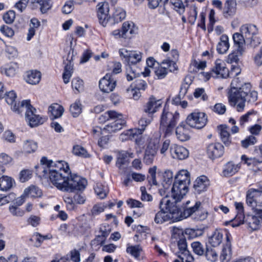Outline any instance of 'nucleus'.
Here are the masks:
<instances>
[{
  "instance_id": "nucleus-59",
  "label": "nucleus",
  "mask_w": 262,
  "mask_h": 262,
  "mask_svg": "<svg viewBox=\"0 0 262 262\" xmlns=\"http://www.w3.org/2000/svg\"><path fill=\"white\" fill-rule=\"evenodd\" d=\"M191 67H193L195 68L191 72H197L198 71L203 70L206 68V62L205 61H198L194 59L191 62L190 69H191ZM189 70H190V69Z\"/></svg>"
},
{
  "instance_id": "nucleus-28",
  "label": "nucleus",
  "mask_w": 262,
  "mask_h": 262,
  "mask_svg": "<svg viewBox=\"0 0 262 262\" xmlns=\"http://www.w3.org/2000/svg\"><path fill=\"white\" fill-rule=\"evenodd\" d=\"M236 9V0H226L223 9V15L226 18L231 16L235 14Z\"/></svg>"
},
{
  "instance_id": "nucleus-31",
  "label": "nucleus",
  "mask_w": 262,
  "mask_h": 262,
  "mask_svg": "<svg viewBox=\"0 0 262 262\" xmlns=\"http://www.w3.org/2000/svg\"><path fill=\"white\" fill-rule=\"evenodd\" d=\"M126 251L127 253L132 255L136 259L140 260V256L143 252V250L140 245H128L126 247Z\"/></svg>"
},
{
  "instance_id": "nucleus-15",
  "label": "nucleus",
  "mask_w": 262,
  "mask_h": 262,
  "mask_svg": "<svg viewBox=\"0 0 262 262\" xmlns=\"http://www.w3.org/2000/svg\"><path fill=\"white\" fill-rule=\"evenodd\" d=\"M178 247L179 250V252L177 253L178 257L183 262H190L193 259V258L187 249L185 238L179 239L178 241Z\"/></svg>"
},
{
  "instance_id": "nucleus-41",
  "label": "nucleus",
  "mask_w": 262,
  "mask_h": 262,
  "mask_svg": "<svg viewBox=\"0 0 262 262\" xmlns=\"http://www.w3.org/2000/svg\"><path fill=\"white\" fill-rule=\"evenodd\" d=\"M239 168L238 165L228 162L224 166L223 173L225 177L232 176L238 171Z\"/></svg>"
},
{
  "instance_id": "nucleus-58",
  "label": "nucleus",
  "mask_w": 262,
  "mask_h": 262,
  "mask_svg": "<svg viewBox=\"0 0 262 262\" xmlns=\"http://www.w3.org/2000/svg\"><path fill=\"white\" fill-rule=\"evenodd\" d=\"M12 160V158L5 154H0V172H4L5 168L4 165L9 164Z\"/></svg>"
},
{
  "instance_id": "nucleus-48",
  "label": "nucleus",
  "mask_w": 262,
  "mask_h": 262,
  "mask_svg": "<svg viewBox=\"0 0 262 262\" xmlns=\"http://www.w3.org/2000/svg\"><path fill=\"white\" fill-rule=\"evenodd\" d=\"M188 20L191 25H194L198 16L197 7L195 5H193L189 7L187 12Z\"/></svg>"
},
{
  "instance_id": "nucleus-7",
  "label": "nucleus",
  "mask_w": 262,
  "mask_h": 262,
  "mask_svg": "<svg viewBox=\"0 0 262 262\" xmlns=\"http://www.w3.org/2000/svg\"><path fill=\"white\" fill-rule=\"evenodd\" d=\"M246 203L252 209L262 207V183L248 189L246 193Z\"/></svg>"
},
{
  "instance_id": "nucleus-21",
  "label": "nucleus",
  "mask_w": 262,
  "mask_h": 262,
  "mask_svg": "<svg viewBox=\"0 0 262 262\" xmlns=\"http://www.w3.org/2000/svg\"><path fill=\"white\" fill-rule=\"evenodd\" d=\"M170 152L173 158L179 160L185 159L189 156V151L185 147L177 144L170 146Z\"/></svg>"
},
{
  "instance_id": "nucleus-47",
  "label": "nucleus",
  "mask_w": 262,
  "mask_h": 262,
  "mask_svg": "<svg viewBox=\"0 0 262 262\" xmlns=\"http://www.w3.org/2000/svg\"><path fill=\"white\" fill-rule=\"evenodd\" d=\"M169 4L180 15L184 14L185 7L182 0H170Z\"/></svg>"
},
{
  "instance_id": "nucleus-24",
  "label": "nucleus",
  "mask_w": 262,
  "mask_h": 262,
  "mask_svg": "<svg viewBox=\"0 0 262 262\" xmlns=\"http://www.w3.org/2000/svg\"><path fill=\"white\" fill-rule=\"evenodd\" d=\"M233 39L237 53L242 55L246 51V43L248 42L245 37L240 33H235L233 35Z\"/></svg>"
},
{
  "instance_id": "nucleus-57",
  "label": "nucleus",
  "mask_w": 262,
  "mask_h": 262,
  "mask_svg": "<svg viewBox=\"0 0 262 262\" xmlns=\"http://www.w3.org/2000/svg\"><path fill=\"white\" fill-rule=\"evenodd\" d=\"M147 86L145 81L141 79H137L132 83L131 88L137 90L138 91H144Z\"/></svg>"
},
{
  "instance_id": "nucleus-45",
  "label": "nucleus",
  "mask_w": 262,
  "mask_h": 262,
  "mask_svg": "<svg viewBox=\"0 0 262 262\" xmlns=\"http://www.w3.org/2000/svg\"><path fill=\"white\" fill-rule=\"evenodd\" d=\"M24 195L26 196L32 198L40 197L42 195V192L38 187L35 186H31L25 189Z\"/></svg>"
},
{
  "instance_id": "nucleus-17",
  "label": "nucleus",
  "mask_w": 262,
  "mask_h": 262,
  "mask_svg": "<svg viewBox=\"0 0 262 262\" xmlns=\"http://www.w3.org/2000/svg\"><path fill=\"white\" fill-rule=\"evenodd\" d=\"M116 83V81L112 78L111 75L107 74L100 80L99 87L102 92L109 93L115 88Z\"/></svg>"
},
{
  "instance_id": "nucleus-19",
  "label": "nucleus",
  "mask_w": 262,
  "mask_h": 262,
  "mask_svg": "<svg viewBox=\"0 0 262 262\" xmlns=\"http://www.w3.org/2000/svg\"><path fill=\"white\" fill-rule=\"evenodd\" d=\"M224 152V147L220 143H211L207 148V155L212 159L221 157Z\"/></svg>"
},
{
  "instance_id": "nucleus-27",
  "label": "nucleus",
  "mask_w": 262,
  "mask_h": 262,
  "mask_svg": "<svg viewBox=\"0 0 262 262\" xmlns=\"http://www.w3.org/2000/svg\"><path fill=\"white\" fill-rule=\"evenodd\" d=\"M238 61L239 58L236 53H232L228 56L227 62L232 64L230 71L231 75L237 76L241 73V70L239 67L236 65Z\"/></svg>"
},
{
  "instance_id": "nucleus-49",
  "label": "nucleus",
  "mask_w": 262,
  "mask_h": 262,
  "mask_svg": "<svg viewBox=\"0 0 262 262\" xmlns=\"http://www.w3.org/2000/svg\"><path fill=\"white\" fill-rule=\"evenodd\" d=\"M191 246L192 248L193 252L199 255H204L206 251L203 245L200 242H193L191 243Z\"/></svg>"
},
{
  "instance_id": "nucleus-30",
  "label": "nucleus",
  "mask_w": 262,
  "mask_h": 262,
  "mask_svg": "<svg viewBox=\"0 0 262 262\" xmlns=\"http://www.w3.org/2000/svg\"><path fill=\"white\" fill-rule=\"evenodd\" d=\"M141 132L137 128L130 129L124 131L120 135L119 139L122 141H125L127 140H134L139 134H141Z\"/></svg>"
},
{
  "instance_id": "nucleus-46",
  "label": "nucleus",
  "mask_w": 262,
  "mask_h": 262,
  "mask_svg": "<svg viewBox=\"0 0 262 262\" xmlns=\"http://www.w3.org/2000/svg\"><path fill=\"white\" fill-rule=\"evenodd\" d=\"M236 209L237 210V214L235 217V220L238 222V225L244 223L245 216L243 214L244 206L243 204L241 202H235L234 203Z\"/></svg>"
},
{
  "instance_id": "nucleus-14",
  "label": "nucleus",
  "mask_w": 262,
  "mask_h": 262,
  "mask_svg": "<svg viewBox=\"0 0 262 262\" xmlns=\"http://www.w3.org/2000/svg\"><path fill=\"white\" fill-rule=\"evenodd\" d=\"M230 74L224 61L217 59L215 66L212 69V77L214 78H227Z\"/></svg>"
},
{
  "instance_id": "nucleus-55",
  "label": "nucleus",
  "mask_w": 262,
  "mask_h": 262,
  "mask_svg": "<svg viewBox=\"0 0 262 262\" xmlns=\"http://www.w3.org/2000/svg\"><path fill=\"white\" fill-rule=\"evenodd\" d=\"M173 181V173L170 170H166L163 173V186L167 189L168 186L170 185Z\"/></svg>"
},
{
  "instance_id": "nucleus-9",
  "label": "nucleus",
  "mask_w": 262,
  "mask_h": 262,
  "mask_svg": "<svg viewBox=\"0 0 262 262\" xmlns=\"http://www.w3.org/2000/svg\"><path fill=\"white\" fill-rule=\"evenodd\" d=\"M188 189V185L186 184L174 181L171 190V199L170 200H171V204L178 206L177 204L186 195Z\"/></svg>"
},
{
  "instance_id": "nucleus-3",
  "label": "nucleus",
  "mask_w": 262,
  "mask_h": 262,
  "mask_svg": "<svg viewBox=\"0 0 262 262\" xmlns=\"http://www.w3.org/2000/svg\"><path fill=\"white\" fill-rule=\"evenodd\" d=\"M258 99V93L255 90H251V85L249 83H245L241 90L233 89L229 97L231 105L235 107L238 112L244 111L246 101L253 103Z\"/></svg>"
},
{
  "instance_id": "nucleus-43",
  "label": "nucleus",
  "mask_w": 262,
  "mask_h": 262,
  "mask_svg": "<svg viewBox=\"0 0 262 262\" xmlns=\"http://www.w3.org/2000/svg\"><path fill=\"white\" fill-rule=\"evenodd\" d=\"M174 181L188 185L190 182L189 172L184 169L180 170L176 176Z\"/></svg>"
},
{
  "instance_id": "nucleus-22",
  "label": "nucleus",
  "mask_w": 262,
  "mask_h": 262,
  "mask_svg": "<svg viewBox=\"0 0 262 262\" xmlns=\"http://www.w3.org/2000/svg\"><path fill=\"white\" fill-rule=\"evenodd\" d=\"M97 15L99 22L103 26H105L109 19L108 4L106 3H99L97 5Z\"/></svg>"
},
{
  "instance_id": "nucleus-63",
  "label": "nucleus",
  "mask_w": 262,
  "mask_h": 262,
  "mask_svg": "<svg viewBox=\"0 0 262 262\" xmlns=\"http://www.w3.org/2000/svg\"><path fill=\"white\" fill-rule=\"evenodd\" d=\"M3 18L6 24H11L15 19V12L13 10H9L3 15Z\"/></svg>"
},
{
  "instance_id": "nucleus-36",
  "label": "nucleus",
  "mask_w": 262,
  "mask_h": 262,
  "mask_svg": "<svg viewBox=\"0 0 262 262\" xmlns=\"http://www.w3.org/2000/svg\"><path fill=\"white\" fill-rule=\"evenodd\" d=\"M14 184V180L10 177L3 176L0 178V189L2 191L10 190Z\"/></svg>"
},
{
  "instance_id": "nucleus-52",
  "label": "nucleus",
  "mask_w": 262,
  "mask_h": 262,
  "mask_svg": "<svg viewBox=\"0 0 262 262\" xmlns=\"http://www.w3.org/2000/svg\"><path fill=\"white\" fill-rule=\"evenodd\" d=\"M73 153L75 155L85 158H89L90 156V154L84 147L78 145H76L73 146Z\"/></svg>"
},
{
  "instance_id": "nucleus-29",
  "label": "nucleus",
  "mask_w": 262,
  "mask_h": 262,
  "mask_svg": "<svg viewBox=\"0 0 262 262\" xmlns=\"http://www.w3.org/2000/svg\"><path fill=\"white\" fill-rule=\"evenodd\" d=\"M135 32L134 24L131 21L124 22L121 28L122 38H130Z\"/></svg>"
},
{
  "instance_id": "nucleus-8",
  "label": "nucleus",
  "mask_w": 262,
  "mask_h": 262,
  "mask_svg": "<svg viewBox=\"0 0 262 262\" xmlns=\"http://www.w3.org/2000/svg\"><path fill=\"white\" fill-rule=\"evenodd\" d=\"M157 63L158 66L156 67L155 73L158 79L164 78L167 75L168 71L174 72L178 70L177 63L170 60L169 59L163 60L160 64L158 62Z\"/></svg>"
},
{
  "instance_id": "nucleus-64",
  "label": "nucleus",
  "mask_w": 262,
  "mask_h": 262,
  "mask_svg": "<svg viewBox=\"0 0 262 262\" xmlns=\"http://www.w3.org/2000/svg\"><path fill=\"white\" fill-rule=\"evenodd\" d=\"M256 138L254 136L251 135L246 138L245 139L242 140L241 141V143L242 146L244 148H247L249 146L254 145L255 143H256Z\"/></svg>"
},
{
  "instance_id": "nucleus-60",
  "label": "nucleus",
  "mask_w": 262,
  "mask_h": 262,
  "mask_svg": "<svg viewBox=\"0 0 262 262\" xmlns=\"http://www.w3.org/2000/svg\"><path fill=\"white\" fill-rule=\"evenodd\" d=\"M70 112L74 117H77L81 112V105L79 101H76L72 104L70 109Z\"/></svg>"
},
{
  "instance_id": "nucleus-54",
  "label": "nucleus",
  "mask_w": 262,
  "mask_h": 262,
  "mask_svg": "<svg viewBox=\"0 0 262 262\" xmlns=\"http://www.w3.org/2000/svg\"><path fill=\"white\" fill-rule=\"evenodd\" d=\"M113 16L115 22L118 23L125 18L126 12L122 8H117L115 9Z\"/></svg>"
},
{
  "instance_id": "nucleus-1",
  "label": "nucleus",
  "mask_w": 262,
  "mask_h": 262,
  "mask_svg": "<svg viewBox=\"0 0 262 262\" xmlns=\"http://www.w3.org/2000/svg\"><path fill=\"white\" fill-rule=\"evenodd\" d=\"M35 172L40 179H49L55 187L62 191H81L87 185L85 179L71 173L68 163L63 161L54 162L43 157L40 164L35 166Z\"/></svg>"
},
{
  "instance_id": "nucleus-23",
  "label": "nucleus",
  "mask_w": 262,
  "mask_h": 262,
  "mask_svg": "<svg viewBox=\"0 0 262 262\" xmlns=\"http://www.w3.org/2000/svg\"><path fill=\"white\" fill-rule=\"evenodd\" d=\"M157 152V147L156 145L149 143L144 151L143 162L146 165L151 164L156 156Z\"/></svg>"
},
{
  "instance_id": "nucleus-10",
  "label": "nucleus",
  "mask_w": 262,
  "mask_h": 262,
  "mask_svg": "<svg viewBox=\"0 0 262 262\" xmlns=\"http://www.w3.org/2000/svg\"><path fill=\"white\" fill-rule=\"evenodd\" d=\"M253 210L255 214L245 216L244 223H245L252 230H256L260 228L262 223V207Z\"/></svg>"
},
{
  "instance_id": "nucleus-38",
  "label": "nucleus",
  "mask_w": 262,
  "mask_h": 262,
  "mask_svg": "<svg viewBox=\"0 0 262 262\" xmlns=\"http://www.w3.org/2000/svg\"><path fill=\"white\" fill-rule=\"evenodd\" d=\"M18 68L16 63H10L9 64L2 67L1 72L2 74H5L8 77H13L15 75Z\"/></svg>"
},
{
  "instance_id": "nucleus-4",
  "label": "nucleus",
  "mask_w": 262,
  "mask_h": 262,
  "mask_svg": "<svg viewBox=\"0 0 262 262\" xmlns=\"http://www.w3.org/2000/svg\"><path fill=\"white\" fill-rule=\"evenodd\" d=\"M119 54L123 63L127 66L126 76L127 80H133L140 74V70L134 69L133 66L141 61L142 53L139 51L122 48L119 50Z\"/></svg>"
},
{
  "instance_id": "nucleus-2",
  "label": "nucleus",
  "mask_w": 262,
  "mask_h": 262,
  "mask_svg": "<svg viewBox=\"0 0 262 262\" xmlns=\"http://www.w3.org/2000/svg\"><path fill=\"white\" fill-rule=\"evenodd\" d=\"M159 207L161 210L156 213L154 220L157 224H162L170 219L173 221H179L187 218L197 208L196 206L192 208H184L182 211L178 206L171 204V200L167 195L161 200Z\"/></svg>"
},
{
  "instance_id": "nucleus-62",
  "label": "nucleus",
  "mask_w": 262,
  "mask_h": 262,
  "mask_svg": "<svg viewBox=\"0 0 262 262\" xmlns=\"http://www.w3.org/2000/svg\"><path fill=\"white\" fill-rule=\"evenodd\" d=\"M63 200L66 204V207L68 210L72 211L76 208L74 199L68 195H64L63 197Z\"/></svg>"
},
{
  "instance_id": "nucleus-11",
  "label": "nucleus",
  "mask_w": 262,
  "mask_h": 262,
  "mask_svg": "<svg viewBox=\"0 0 262 262\" xmlns=\"http://www.w3.org/2000/svg\"><path fill=\"white\" fill-rule=\"evenodd\" d=\"M207 121V116L204 113H192L186 119V122L190 127L197 129L204 127Z\"/></svg>"
},
{
  "instance_id": "nucleus-56",
  "label": "nucleus",
  "mask_w": 262,
  "mask_h": 262,
  "mask_svg": "<svg viewBox=\"0 0 262 262\" xmlns=\"http://www.w3.org/2000/svg\"><path fill=\"white\" fill-rule=\"evenodd\" d=\"M152 116L148 115V117H142L139 121V125L141 128H137L139 130L141 131V134H142L144 131L145 127L150 123L152 121Z\"/></svg>"
},
{
  "instance_id": "nucleus-40",
  "label": "nucleus",
  "mask_w": 262,
  "mask_h": 262,
  "mask_svg": "<svg viewBox=\"0 0 262 262\" xmlns=\"http://www.w3.org/2000/svg\"><path fill=\"white\" fill-rule=\"evenodd\" d=\"M49 112L51 114V118L54 119L59 118L62 115L64 108L61 105L55 103L49 107Z\"/></svg>"
},
{
  "instance_id": "nucleus-6",
  "label": "nucleus",
  "mask_w": 262,
  "mask_h": 262,
  "mask_svg": "<svg viewBox=\"0 0 262 262\" xmlns=\"http://www.w3.org/2000/svg\"><path fill=\"white\" fill-rule=\"evenodd\" d=\"M179 120V114L172 113L168 108L165 107L160 116V129L165 132L166 136L173 132L177 122Z\"/></svg>"
},
{
  "instance_id": "nucleus-18",
  "label": "nucleus",
  "mask_w": 262,
  "mask_h": 262,
  "mask_svg": "<svg viewBox=\"0 0 262 262\" xmlns=\"http://www.w3.org/2000/svg\"><path fill=\"white\" fill-rule=\"evenodd\" d=\"M162 106L160 100H157L155 97L151 96L143 106V111L149 116L156 113Z\"/></svg>"
},
{
  "instance_id": "nucleus-42",
  "label": "nucleus",
  "mask_w": 262,
  "mask_h": 262,
  "mask_svg": "<svg viewBox=\"0 0 262 262\" xmlns=\"http://www.w3.org/2000/svg\"><path fill=\"white\" fill-rule=\"evenodd\" d=\"M118 116H121V113L115 111H108L99 116V120L100 123H104L107 121L112 120V119H116Z\"/></svg>"
},
{
  "instance_id": "nucleus-26",
  "label": "nucleus",
  "mask_w": 262,
  "mask_h": 262,
  "mask_svg": "<svg viewBox=\"0 0 262 262\" xmlns=\"http://www.w3.org/2000/svg\"><path fill=\"white\" fill-rule=\"evenodd\" d=\"M240 32L245 37L247 41L257 34L258 30L256 26L251 24H245L240 28Z\"/></svg>"
},
{
  "instance_id": "nucleus-37",
  "label": "nucleus",
  "mask_w": 262,
  "mask_h": 262,
  "mask_svg": "<svg viewBox=\"0 0 262 262\" xmlns=\"http://www.w3.org/2000/svg\"><path fill=\"white\" fill-rule=\"evenodd\" d=\"M41 78L40 73L37 71H30L27 72L26 81L31 84H37Z\"/></svg>"
},
{
  "instance_id": "nucleus-61",
  "label": "nucleus",
  "mask_w": 262,
  "mask_h": 262,
  "mask_svg": "<svg viewBox=\"0 0 262 262\" xmlns=\"http://www.w3.org/2000/svg\"><path fill=\"white\" fill-rule=\"evenodd\" d=\"M96 194L101 199L105 198L106 196L107 191L101 184H97L94 188Z\"/></svg>"
},
{
  "instance_id": "nucleus-53",
  "label": "nucleus",
  "mask_w": 262,
  "mask_h": 262,
  "mask_svg": "<svg viewBox=\"0 0 262 262\" xmlns=\"http://www.w3.org/2000/svg\"><path fill=\"white\" fill-rule=\"evenodd\" d=\"M4 96H5V99L7 103L11 105V108L15 105L16 104V107H18V105L20 106L21 103H18L15 102V100L16 98V94L13 91H10L8 93H5Z\"/></svg>"
},
{
  "instance_id": "nucleus-25",
  "label": "nucleus",
  "mask_w": 262,
  "mask_h": 262,
  "mask_svg": "<svg viewBox=\"0 0 262 262\" xmlns=\"http://www.w3.org/2000/svg\"><path fill=\"white\" fill-rule=\"evenodd\" d=\"M209 185L208 178L205 176L198 178L194 182L193 188L195 193L200 194L206 190Z\"/></svg>"
},
{
  "instance_id": "nucleus-39",
  "label": "nucleus",
  "mask_w": 262,
  "mask_h": 262,
  "mask_svg": "<svg viewBox=\"0 0 262 262\" xmlns=\"http://www.w3.org/2000/svg\"><path fill=\"white\" fill-rule=\"evenodd\" d=\"M221 139L226 146L231 143V138L229 133V129L226 125H222L219 127Z\"/></svg>"
},
{
  "instance_id": "nucleus-13",
  "label": "nucleus",
  "mask_w": 262,
  "mask_h": 262,
  "mask_svg": "<svg viewBox=\"0 0 262 262\" xmlns=\"http://www.w3.org/2000/svg\"><path fill=\"white\" fill-rule=\"evenodd\" d=\"M73 51H70L68 54L66 59L63 60L64 64V72L62 74V78L64 83L67 84L70 81L73 72Z\"/></svg>"
},
{
  "instance_id": "nucleus-34",
  "label": "nucleus",
  "mask_w": 262,
  "mask_h": 262,
  "mask_svg": "<svg viewBox=\"0 0 262 262\" xmlns=\"http://www.w3.org/2000/svg\"><path fill=\"white\" fill-rule=\"evenodd\" d=\"M257 114V112L254 110H251L245 114L241 116L239 119V124L241 127H244L248 123L254 119Z\"/></svg>"
},
{
  "instance_id": "nucleus-33",
  "label": "nucleus",
  "mask_w": 262,
  "mask_h": 262,
  "mask_svg": "<svg viewBox=\"0 0 262 262\" xmlns=\"http://www.w3.org/2000/svg\"><path fill=\"white\" fill-rule=\"evenodd\" d=\"M231 241L226 243L223 246L220 255L221 262H228L231 258Z\"/></svg>"
},
{
  "instance_id": "nucleus-50",
  "label": "nucleus",
  "mask_w": 262,
  "mask_h": 262,
  "mask_svg": "<svg viewBox=\"0 0 262 262\" xmlns=\"http://www.w3.org/2000/svg\"><path fill=\"white\" fill-rule=\"evenodd\" d=\"M37 148V144L32 140H26L23 145V149L25 152H34Z\"/></svg>"
},
{
  "instance_id": "nucleus-51",
  "label": "nucleus",
  "mask_w": 262,
  "mask_h": 262,
  "mask_svg": "<svg viewBox=\"0 0 262 262\" xmlns=\"http://www.w3.org/2000/svg\"><path fill=\"white\" fill-rule=\"evenodd\" d=\"M204 255L206 259L211 262H216L218 260L217 252L213 249L206 247V251Z\"/></svg>"
},
{
  "instance_id": "nucleus-20",
  "label": "nucleus",
  "mask_w": 262,
  "mask_h": 262,
  "mask_svg": "<svg viewBox=\"0 0 262 262\" xmlns=\"http://www.w3.org/2000/svg\"><path fill=\"white\" fill-rule=\"evenodd\" d=\"M190 127L187 122H182L176 128V134L177 138L181 141L188 140L189 138Z\"/></svg>"
},
{
  "instance_id": "nucleus-35",
  "label": "nucleus",
  "mask_w": 262,
  "mask_h": 262,
  "mask_svg": "<svg viewBox=\"0 0 262 262\" xmlns=\"http://www.w3.org/2000/svg\"><path fill=\"white\" fill-rule=\"evenodd\" d=\"M229 48V38L226 35H222L220 37V41L217 43L216 50L219 53L224 54L226 53Z\"/></svg>"
},
{
  "instance_id": "nucleus-12",
  "label": "nucleus",
  "mask_w": 262,
  "mask_h": 262,
  "mask_svg": "<svg viewBox=\"0 0 262 262\" xmlns=\"http://www.w3.org/2000/svg\"><path fill=\"white\" fill-rule=\"evenodd\" d=\"M224 235L226 243L231 240V235L227 230H216L209 237V243L212 247H217L222 243Z\"/></svg>"
},
{
  "instance_id": "nucleus-32",
  "label": "nucleus",
  "mask_w": 262,
  "mask_h": 262,
  "mask_svg": "<svg viewBox=\"0 0 262 262\" xmlns=\"http://www.w3.org/2000/svg\"><path fill=\"white\" fill-rule=\"evenodd\" d=\"M201 206V203L200 202H197L195 203V205L191 207H189L188 208H192L194 207H197V208L196 210H195L192 213L191 215H190L189 216H192V218L198 220V221H203L206 219L208 215V213L207 212L204 211H201L199 210V209ZM186 208L185 207H184L182 210L183 211V209Z\"/></svg>"
},
{
  "instance_id": "nucleus-5",
  "label": "nucleus",
  "mask_w": 262,
  "mask_h": 262,
  "mask_svg": "<svg viewBox=\"0 0 262 262\" xmlns=\"http://www.w3.org/2000/svg\"><path fill=\"white\" fill-rule=\"evenodd\" d=\"M12 110L15 113L20 114L25 111V119L28 125L34 127L42 124L46 121V118L36 114V110L31 104L29 100H23L21 104L16 107V104L12 107Z\"/></svg>"
},
{
  "instance_id": "nucleus-16",
  "label": "nucleus",
  "mask_w": 262,
  "mask_h": 262,
  "mask_svg": "<svg viewBox=\"0 0 262 262\" xmlns=\"http://www.w3.org/2000/svg\"><path fill=\"white\" fill-rule=\"evenodd\" d=\"M112 122L108 124L103 128V131H106L109 133H115L119 131L126 124V118L121 114V116H118L116 119H112Z\"/></svg>"
},
{
  "instance_id": "nucleus-44",
  "label": "nucleus",
  "mask_w": 262,
  "mask_h": 262,
  "mask_svg": "<svg viewBox=\"0 0 262 262\" xmlns=\"http://www.w3.org/2000/svg\"><path fill=\"white\" fill-rule=\"evenodd\" d=\"M33 4H37L39 6L40 11L42 13H46L52 7L51 0H30Z\"/></svg>"
}]
</instances>
